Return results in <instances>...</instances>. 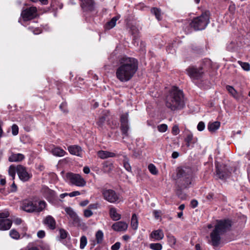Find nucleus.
<instances>
[{"mask_svg":"<svg viewBox=\"0 0 250 250\" xmlns=\"http://www.w3.org/2000/svg\"><path fill=\"white\" fill-rule=\"evenodd\" d=\"M139 62L137 59L123 56L119 58L115 75L121 82L129 81L134 76L138 70Z\"/></svg>","mask_w":250,"mask_h":250,"instance_id":"1","label":"nucleus"},{"mask_svg":"<svg viewBox=\"0 0 250 250\" xmlns=\"http://www.w3.org/2000/svg\"><path fill=\"white\" fill-rule=\"evenodd\" d=\"M166 105L172 111L183 108L185 105L183 91L173 86L166 98Z\"/></svg>","mask_w":250,"mask_h":250,"instance_id":"2","label":"nucleus"},{"mask_svg":"<svg viewBox=\"0 0 250 250\" xmlns=\"http://www.w3.org/2000/svg\"><path fill=\"white\" fill-rule=\"evenodd\" d=\"M231 226V222L229 219L217 221L215 229L210 234L211 243L214 247L218 246L220 243V235L224 233Z\"/></svg>","mask_w":250,"mask_h":250,"instance_id":"3","label":"nucleus"},{"mask_svg":"<svg viewBox=\"0 0 250 250\" xmlns=\"http://www.w3.org/2000/svg\"><path fill=\"white\" fill-rule=\"evenodd\" d=\"M192 170L189 167H178L176 169L177 182L181 188H187L192 181Z\"/></svg>","mask_w":250,"mask_h":250,"instance_id":"4","label":"nucleus"},{"mask_svg":"<svg viewBox=\"0 0 250 250\" xmlns=\"http://www.w3.org/2000/svg\"><path fill=\"white\" fill-rule=\"evenodd\" d=\"M209 12L205 11L197 17L193 19L189 25L195 30H201L204 29L209 23Z\"/></svg>","mask_w":250,"mask_h":250,"instance_id":"5","label":"nucleus"},{"mask_svg":"<svg viewBox=\"0 0 250 250\" xmlns=\"http://www.w3.org/2000/svg\"><path fill=\"white\" fill-rule=\"evenodd\" d=\"M46 207V203L44 201H40L38 205L34 204L29 200H24L22 201L21 208L23 210L28 212L42 211Z\"/></svg>","mask_w":250,"mask_h":250,"instance_id":"6","label":"nucleus"},{"mask_svg":"<svg viewBox=\"0 0 250 250\" xmlns=\"http://www.w3.org/2000/svg\"><path fill=\"white\" fill-rule=\"evenodd\" d=\"M101 191L104 199L110 203H118L121 201L119 194L113 189L102 188Z\"/></svg>","mask_w":250,"mask_h":250,"instance_id":"7","label":"nucleus"},{"mask_svg":"<svg viewBox=\"0 0 250 250\" xmlns=\"http://www.w3.org/2000/svg\"><path fill=\"white\" fill-rule=\"evenodd\" d=\"M38 16L37 9L35 6L23 8L21 14V18L24 21L32 20Z\"/></svg>","mask_w":250,"mask_h":250,"instance_id":"8","label":"nucleus"},{"mask_svg":"<svg viewBox=\"0 0 250 250\" xmlns=\"http://www.w3.org/2000/svg\"><path fill=\"white\" fill-rule=\"evenodd\" d=\"M66 177L71 184L76 186L83 187L86 185V181L79 174L69 172Z\"/></svg>","mask_w":250,"mask_h":250,"instance_id":"9","label":"nucleus"},{"mask_svg":"<svg viewBox=\"0 0 250 250\" xmlns=\"http://www.w3.org/2000/svg\"><path fill=\"white\" fill-rule=\"evenodd\" d=\"M186 71L188 75L194 80H199L204 75L203 69L201 67L197 68L194 66H190L186 69Z\"/></svg>","mask_w":250,"mask_h":250,"instance_id":"10","label":"nucleus"},{"mask_svg":"<svg viewBox=\"0 0 250 250\" xmlns=\"http://www.w3.org/2000/svg\"><path fill=\"white\" fill-rule=\"evenodd\" d=\"M16 170L20 179L22 182L28 181L32 177V174L29 173L26 168L22 165H18Z\"/></svg>","mask_w":250,"mask_h":250,"instance_id":"11","label":"nucleus"},{"mask_svg":"<svg viewBox=\"0 0 250 250\" xmlns=\"http://www.w3.org/2000/svg\"><path fill=\"white\" fill-rule=\"evenodd\" d=\"M216 175L220 179L227 178L230 174V172L225 166L216 165Z\"/></svg>","mask_w":250,"mask_h":250,"instance_id":"12","label":"nucleus"},{"mask_svg":"<svg viewBox=\"0 0 250 250\" xmlns=\"http://www.w3.org/2000/svg\"><path fill=\"white\" fill-rule=\"evenodd\" d=\"M81 6L84 11H91L94 8L93 0H80Z\"/></svg>","mask_w":250,"mask_h":250,"instance_id":"13","label":"nucleus"},{"mask_svg":"<svg viewBox=\"0 0 250 250\" xmlns=\"http://www.w3.org/2000/svg\"><path fill=\"white\" fill-rule=\"evenodd\" d=\"M67 149L71 154L82 157L83 149L80 146L78 145H72L69 146Z\"/></svg>","mask_w":250,"mask_h":250,"instance_id":"14","label":"nucleus"},{"mask_svg":"<svg viewBox=\"0 0 250 250\" xmlns=\"http://www.w3.org/2000/svg\"><path fill=\"white\" fill-rule=\"evenodd\" d=\"M127 224L123 221L116 222L112 226V229L117 231H125L127 229Z\"/></svg>","mask_w":250,"mask_h":250,"instance_id":"15","label":"nucleus"},{"mask_svg":"<svg viewBox=\"0 0 250 250\" xmlns=\"http://www.w3.org/2000/svg\"><path fill=\"white\" fill-rule=\"evenodd\" d=\"M164 233L161 229L153 230L150 234V237L155 240L159 241L163 239Z\"/></svg>","mask_w":250,"mask_h":250,"instance_id":"16","label":"nucleus"},{"mask_svg":"<svg viewBox=\"0 0 250 250\" xmlns=\"http://www.w3.org/2000/svg\"><path fill=\"white\" fill-rule=\"evenodd\" d=\"M65 211L74 223H78L80 222V219L78 216L71 208H65Z\"/></svg>","mask_w":250,"mask_h":250,"instance_id":"17","label":"nucleus"},{"mask_svg":"<svg viewBox=\"0 0 250 250\" xmlns=\"http://www.w3.org/2000/svg\"><path fill=\"white\" fill-rule=\"evenodd\" d=\"M12 222L9 219H0V230H8L11 228Z\"/></svg>","mask_w":250,"mask_h":250,"instance_id":"18","label":"nucleus"},{"mask_svg":"<svg viewBox=\"0 0 250 250\" xmlns=\"http://www.w3.org/2000/svg\"><path fill=\"white\" fill-rule=\"evenodd\" d=\"M43 223L51 229H54L56 228V221L55 219L50 215L46 217L43 221Z\"/></svg>","mask_w":250,"mask_h":250,"instance_id":"19","label":"nucleus"},{"mask_svg":"<svg viewBox=\"0 0 250 250\" xmlns=\"http://www.w3.org/2000/svg\"><path fill=\"white\" fill-rule=\"evenodd\" d=\"M185 141L186 142L187 146L189 147L191 144H193L196 142V139L193 138V134L191 132L188 131L186 133V137L185 139Z\"/></svg>","mask_w":250,"mask_h":250,"instance_id":"20","label":"nucleus"},{"mask_svg":"<svg viewBox=\"0 0 250 250\" xmlns=\"http://www.w3.org/2000/svg\"><path fill=\"white\" fill-rule=\"evenodd\" d=\"M98 156L101 159H106L109 157H114L116 154L107 151L100 150L97 152Z\"/></svg>","mask_w":250,"mask_h":250,"instance_id":"21","label":"nucleus"},{"mask_svg":"<svg viewBox=\"0 0 250 250\" xmlns=\"http://www.w3.org/2000/svg\"><path fill=\"white\" fill-rule=\"evenodd\" d=\"M24 158V156L21 153H13L9 157V161L11 162H20Z\"/></svg>","mask_w":250,"mask_h":250,"instance_id":"22","label":"nucleus"},{"mask_svg":"<svg viewBox=\"0 0 250 250\" xmlns=\"http://www.w3.org/2000/svg\"><path fill=\"white\" fill-rule=\"evenodd\" d=\"M51 153L55 156L62 157L66 154V152L60 147H55L51 150Z\"/></svg>","mask_w":250,"mask_h":250,"instance_id":"23","label":"nucleus"},{"mask_svg":"<svg viewBox=\"0 0 250 250\" xmlns=\"http://www.w3.org/2000/svg\"><path fill=\"white\" fill-rule=\"evenodd\" d=\"M109 214L111 218L115 221L118 220L121 218V215L117 212L116 209L114 208H111L109 210Z\"/></svg>","mask_w":250,"mask_h":250,"instance_id":"24","label":"nucleus"},{"mask_svg":"<svg viewBox=\"0 0 250 250\" xmlns=\"http://www.w3.org/2000/svg\"><path fill=\"white\" fill-rule=\"evenodd\" d=\"M220 126V123L219 122H214L213 123H209L208 125V128L210 132H214L218 129Z\"/></svg>","mask_w":250,"mask_h":250,"instance_id":"25","label":"nucleus"},{"mask_svg":"<svg viewBox=\"0 0 250 250\" xmlns=\"http://www.w3.org/2000/svg\"><path fill=\"white\" fill-rule=\"evenodd\" d=\"M119 19L118 16L114 17L109 21H108L105 25V28L106 29H110L114 27L116 23V21Z\"/></svg>","mask_w":250,"mask_h":250,"instance_id":"26","label":"nucleus"},{"mask_svg":"<svg viewBox=\"0 0 250 250\" xmlns=\"http://www.w3.org/2000/svg\"><path fill=\"white\" fill-rule=\"evenodd\" d=\"M114 168L113 165L111 163L105 162L103 164V171L105 173L110 172Z\"/></svg>","mask_w":250,"mask_h":250,"instance_id":"27","label":"nucleus"},{"mask_svg":"<svg viewBox=\"0 0 250 250\" xmlns=\"http://www.w3.org/2000/svg\"><path fill=\"white\" fill-rule=\"evenodd\" d=\"M131 33L133 36V40L136 41L139 37V29L135 26H132L130 28Z\"/></svg>","mask_w":250,"mask_h":250,"instance_id":"28","label":"nucleus"},{"mask_svg":"<svg viewBox=\"0 0 250 250\" xmlns=\"http://www.w3.org/2000/svg\"><path fill=\"white\" fill-rule=\"evenodd\" d=\"M131 226L132 228L134 230H136L138 228V221L136 214H133L132 216L131 220Z\"/></svg>","mask_w":250,"mask_h":250,"instance_id":"29","label":"nucleus"},{"mask_svg":"<svg viewBox=\"0 0 250 250\" xmlns=\"http://www.w3.org/2000/svg\"><path fill=\"white\" fill-rule=\"evenodd\" d=\"M151 12L155 16L158 20L160 21L162 19L161 11L160 9L153 7L151 9Z\"/></svg>","mask_w":250,"mask_h":250,"instance_id":"30","label":"nucleus"},{"mask_svg":"<svg viewBox=\"0 0 250 250\" xmlns=\"http://www.w3.org/2000/svg\"><path fill=\"white\" fill-rule=\"evenodd\" d=\"M226 89L229 93L234 98L238 99V93L236 90L234 88L230 85H227Z\"/></svg>","mask_w":250,"mask_h":250,"instance_id":"31","label":"nucleus"},{"mask_svg":"<svg viewBox=\"0 0 250 250\" xmlns=\"http://www.w3.org/2000/svg\"><path fill=\"white\" fill-rule=\"evenodd\" d=\"M96 240L98 244H100L102 242L104 238V233L102 230H99L96 233Z\"/></svg>","mask_w":250,"mask_h":250,"instance_id":"32","label":"nucleus"},{"mask_svg":"<svg viewBox=\"0 0 250 250\" xmlns=\"http://www.w3.org/2000/svg\"><path fill=\"white\" fill-rule=\"evenodd\" d=\"M16 171H17L16 167L14 166L11 165L9 167L8 174L12 177V180H14L15 178Z\"/></svg>","mask_w":250,"mask_h":250,"instance_id":"33","label":"nucleus"},{"mask_svg":"<svg viewBox=\"0 0 250 250\" xmlns=\"http://www.w3.org/2000/svg\"><path fill=\"white\" fill-rule=\"evenodd\" d=\"M123 165L125 169L129 171H131V167L129 163V159L126 156L124 157Z\"/></svg>","mask_w":250,"mask_h":250,"instance_id":"34","label":"nucleus"},{"mask_svg":"<svg viewBox=\"0 0 250 250\" xmlns=\"http://www.w3.org/2000/svg\"><path fill=\"white\" fill-rule=\"evenodd\" d=\"M167 241L171 247L174 246L176 243V239L174 236L168 234L167 235Z\"/></svg>","mask_w":250,"mask_h":250,"instance_id":"35","label":"nucleus"},{"mask_svg":"<svg viewBox=\"0 0 250 250\" xmlns=\"http://www.w3.org/2000/svg\"><path fill=\"white\" fill-rule=\"evenodd\" d=\"M129 129V126L128 124H121V130L123 134L125 135V136H127L128 135V130Z\"/></svg>","mask_w":250,"mask_h":250,"instance_id":"36","label":"nucleus"},{"mask_svg":"<svg viewBox=\"0 0 250 250\" xmlns=\"http://www.w3.org/2000/svg\"><path fill=\"white\" fill-rule=\"evenodd\" d=\"M10 236L15 239H19L20 237L19 233L15 229H12L10 230Z\"/></svg>","mask_w":250,"mask_h":250,"instance_id":"37","label":"nucleus"},{"mask_svg":"<svg viewBox=\"0 0 250 250\" xmlns=\"http://www.w3.org/2000/svg\"><path fill=\"white\" fill-rule=\"evenodd\" d=\"M105 120L106 118L105 116H102L100 117L97 121L96 124L99 127L103 128Z\"/></svg>","mask_w":250,"mask_h":250,"instance_id":"38","label":"nucleus"},{"mask_svg":"<svg viewBox=\"0 0 250 250\" xmlns=\"http://www.w3.org/2000/svg\"><path fill=\"white\" fill-rule=\"evenodd\" d=\"M238 63L244 70L248 71L250 70V65L248 62H242L239 61Z\"/></svg>","mask_w":250,"mask_h":250,"instance_id":"39","label":"nucleus"},{"mask_svg":"<svg viewBox=\"0 0 250 250\" xmlns=\"http://www.w3.org/2000/svg\"><path fill=\"white\" fill-rule=\"evenodd\" d=\"M149 247L153 250H162V245L160 243H151Z\"/></svg>","mask_w":250,"mask_h":250,"instance_id":"40","label":"nucleus"},{"mask_svg":"<svg viewBox=\"0 0 250 250\" xmlns=\"http://www.w3.org/2000/svg\"><path fill=\"white\" fill-rule=\"evenodd\" d=\"M148 169L150 172L153 175H156L158 173V170L156 167L152 164H150L148 165Z\"/></svg>","mask_w":250,"mask_h":250,"instance_id":"41","label":"nucleus"},{"mask_svg":"<svg viewBox=\"0 0 250 250\" xmlns=\"http://www.w3.org/2000/svg\"><path fill=\"white\" fill-rule=\"evenodd\" d=\"M87 244V238L85 236H82L80 239V247L81 249H84Z\"/></svg>","mask_w":250,"mask_h":250,"instance_id":"42","label":"nucleus"},{"mask_svg":"<svg viewBox=\"0 0 250 250\" xmlns=\"http://www.w3.org/2000/svg\"><path fill=\"white\" fill-rule=\"evenodd\" d=\"M128 116L127 113L122 114L120 117V121L121 124H128Z\"/></svg>","mask_w":250,"mask_h":250,"instance_id":"43","label":"nucleus"},{"mask_svg":"<svg viewBox=\"0 0 250 250\" xmlns=\"http://www.w3.org/2000/svg\"><path fill=\"white\" fill-rule=\"evenodd\" d=\"M21 140L25 144V143L31 144L33 142L32 139L28 135L23 136L22 137Z\"/></svg>","mask_w":250,"mask_h":250,"instance_id":"44","label":"nucleus"},{"mask_svg":"<svg viewBox=\"0 0 250 250\" xmlns=\"http://www.w3.org/2000/svg\"><path fill=\"white\" fill-rule=\"evenodd\" d=\"M158 130L161 132H165L167 129V126L166 124H161L157 126Z\"/></svg>","mask_w":250,"mask_h":250,"instance_id":"45","label":"nucleus"},{"mask_svg":"<svg viewBox=\"0 0 250 250\" xmlns=\"http://www.w3.org/2000/svg\"><path fill=\"white\" fill-rule=\"evenodd\" d=\"M60 238L64 239L67 237V232L63 229H60L59 230Z\"/></svg>","mask_w":250,"mask_h":250,"instance_id":"46","label":"nucleus"},{"mask_svg":"<svg viewBox=\"0 0 250 250\" xmlns=\"http://www.w3.org/2000/svg\"><path fill=\"white\" fill-rule=\"evenodd\" d=\"M12 133L15 136L17 135L19 133V127L16 124H14L12 126Z\"/></svg>","mask_w":250,"mask_h":250,"instance_id":"47","label":"nucleus"},{"mask_svg":"<svg viewBox=\"0 0 250 250\" xmlns=\"http://www.w3.org/2000/svg\"><path fill=\"white\" fill-rule=\"evenodd\" d=\"M28 29L32 31L34 34L38 35L42 33V29L39 28L34 29L32 27H29Z\"/></svg>","mask_w":250,"mask_h":250,"instance_id":"48","label":"nucleus"},{"mask_svg":"<svg viewBox=\"0 0 250 250\" xmlns=\"http://www.w3.org/2000/svg\"><path fill=\"white\" fill-rule=\"evenodd\" d=\"M9 213L7 211L2 212H0V219H7L6 218L9 217Z\"/></svg>","mask_w":250,"mask_h":250,"instance_id":"49","label":"nucleus"},{"mask_svg":"<svg viewBox=\"0 0 250 250\" xmlns=\"http://www.w3.org/2000/svg\"><path fill=\"white\" fill-rule=\"evenodd\" d=\"M153 214L156 219H158L161 217V211L160 210H154L153 211Z\"/></svg>","mask_w":250,"mask_h":250,"instance_id":"50","label":"nucleus"},{"mask_svg":"<svg viewBox=\"0 0 250 250\" xmlns=\"http://www.w3.org/2000/svg\"><path fill=\"white\" fill-rule=\"evenodd\" d=\"M93 215V212L92 211L89 209H87L84 210V216L85 217H89Z\"/></svg>","mask_w":250,"mask_h":250,"instance_id":"51","label":"nucleus"},{"mask_svg":"<svg viewBox=\"0 0 250 250\" xmlns=\"http://www.w3.org/2000/svg\"><path fill=\"white\" fill-rule=\"evenodd\" d=\"M172 133L174 135H176L179 133V129L178 125H175L173 126Z\"/></svg>","mask_w":250,"mask_h":250,"instance_id":"52","label":"nucleus"},{"mask_svg":"<svg viewBox=\"0 0 250 250\" xmlns=\"http://www.w3.org/2000/svg\"><path fill=\"white\" fill-rule=\"evenodd\" d=\"M108 125L111 128H115L117 127V122L115 120H113L111 122L108 121Z\"/></svg>","mask_w":250,"mask_h":250,"instance_id":"53","label":"nucleus"},{"mask_svg":"<svg viewBox=\"0 0 250 250\" xmlns=\"http://www.w3.org/2000/svg\"><path fill=\"white\" fill-rule=\"evenodd\" d=\"M205 124L203 122H200L197 125V129L199 131H201L205 128Z\"/></svg>","mask_w":250,"mask_h":250,"instance_id":"54","label":"nucleus"},{"mask_svg":"<svg viewBox=\"0 0 250 250\" xmlns=\"http://www.w3.org/2000/svg\"><path fill=\"white\" fill-rule=\"evenodd\" d=\"M121 244L120 242H118L115 243L113 245L111 246L112 250H118L120 248Z\"/></svg>","mask_w":250,"mask_h":250,"instance_id":"55","label":"nucleus"},{"mask_svg":"<svg viewBox=\"0 0 250 250\" xmlns=\"http://www.w3.org/2000/svg\"><path fill=\"white\" fill-rule=\"evenodd\" d=\"M99 207V204L98 203L92 204L89 205L88 209H97Z\"/></svg>","mask_w":250,"mask_h":250,"instance_id":"56","label":"nucleus"},{"mask_svg":"<svg viewBox=\"0 0 250 250\" xmlns=\"http://www.w3.org/2000/svg\"><path fill=\"white\" fill-rule=\"evenodd\" d=\"M81 194L80 192L78 191H73L70 193H69V196L71 197H74L76 196L80 195Z\"/></svg>","mask_w":250,"mask_h":250,"instance_id":"57","label":"nucleus"},{"mask_svg":"<svg viewBox=\"0 0 250 250\" xmlns=\"http://www.w3.org/2000/svg\"><path fill=\"white\" fill-rule=\"evenodd\" d=\"M37 236L40 238H43L45 236V232L43 230H40L37 233Z\"/></svg>","mask_w":250,"mask_h":250,"instance_id":"58","label":"nucleus"},{"mask_svg":"<svg viewBox=\"0 0 250 250\" xmlns=\"http://www.w3.org/2000/svg\"><path fill=\"white\" fill-rule=\"evenodd\" d=\"M190 205L192 208H196L198 205V202L197 200H192L190 202Z\"/></svg>","mask_w":250,"mask_h":250,"instance_id":"59","label":"nucleus"},{"mask_svg":"<svg viewBox=\"0 0 250 250\" xmlns=\"http://www.w3.org/2000/svg\"><path fill=\"white\" fill-rule=\"evenodd\" d=\"M22 221L21 218H16L14 220V223L17 225H20L22 223Z\"/></svg>","mask_w":250,"mask_h":250,"instance_id":"60","label":"nucleus"},{"mask_svg":"<svg viewBox=\"0 0 250 250\" xmlns=\"http://www.w3.org/2000/svg\"><path fill=\"white\" fill-rule=\"evenodd\" d=\"M213 197H214V194L212 193H208L207 196H206V198L209 200V201H210L211 200L213 199Z\"/></svg>","mask_w":250,"mask_h":250,"instance_id":"61","label":"nucleus"},{"mask_svg":"<svg viewBox=\"0 0 250 250\" xmlns=\"http://www.w3.org/2000/svg\"><path fill=\"white\" fill-rule=\"evenodd\" d=\"M179 153L178 152L174 151L172 154V157L173 159H176V158H177L179 156Z\"/></svg>","mask_w":250,"mask_h":250,"instance_id":"62","label":"nucleus"},{"mask_svg":"<svg viewBox=\"0 0 250 250\" xmlns=\"http://www.w3.org/2000/svg\"><path fill=\"white\" fill-rule=\"evenodd\" d=\"M83 171L84 173L88 174L90 172V169L87 167H84L83 169Z\"/></svg>","mask_w":250,"mask_h":250,"instance_id":"63","label":"nucleus"},{"mask_svg":"<svg viewBox=\"0 0 250 250\" xmlns=\"http://www.w3.org/2000/svg\"><path fill=\"white\" fill-rule=\"evenodd\" d=\"M11 188H12V191H16V190H17V186L15 184L14 182L12 184Z\"/></svg>","mask_w":250,"mask_h":250,"instance_id":"64","label":"nucleus"}]
</instances>
